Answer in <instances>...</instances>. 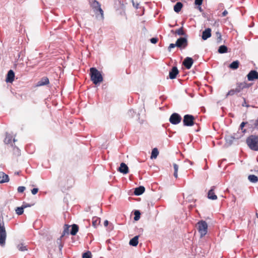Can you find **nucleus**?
Listing matches in <instances>:
<instances>
[{
  "label": "nucleus",
  "mask_w": 258,
  "mask_h": 258,
  "mask_svg": "<svg viewBox=\"0 0 258 258\" xmlns=\"http://www.w3.org/2000/svg\"><path fill=\"white\" fill-rule=\"evenodd\" d=\"M215 188L216 187L215 186H212L211 188L208 193V198L210 200H216L217 199V197L214 192Z\"/></svg>",
  "instance_id": "12"
},
{
  "label": "nucleus",
  "mask_w": 258,
  "mask_h": 258,
  "mask_svg": "<svg viewBox=\"0 0 258 258\" xmlns=\"http://www.w3.org/2000/svg\"><path fill=\"white\" fill-rule=\"evenodd\" d=\"M235 138L232 136H227L225 137L226 143L229 145H230L233 143V140Z\"/></svg>",
  "instance_id": "26"
},
{
  "label": "nucleus",
  "mask_w": 258,
  "mask_h": 258,
  "mask_svg": "<svg viewBox=\"0 0 258 258\" xmlns=\"http://www.w3.org/2000/svg\"><path fill=\"white\" fill-rule=\"evenodd\" d=\"M16 141V140L15 139H13V142H15Z\"/></svg>",
  "instance_id": "53"
},
{
  "label": "nucleus",
  "mask_w": 258,
  "mask_h": 258,
  "mask_svg": "<svg viewBox=\"0 0 258 258\" xmlns=\"http://www.w3.org/2000/svg\"><path fill=\"white\" fill-rule=\"evenodd\" d=\"M91 79L93 83L96 85L103 81V77L101 73L95 68L90 69Z\"/></svg>",
  "instance_id": "1"
},
{
  "label": "nucleus",
  "mask_w": 258,
  "mask_h": 258,
  "mask_svg": "<svg viewBox=\"0 0 258 258\" xmlns=\"http://www.w3.org/2000/svg\"><path fill=\"white\" fill-rule=\"evenodd\" d=\"M193 63L194 61L192 58L189 57H187L184 60L183 64L187 69H189L191 68Z\"/></svg>",
  "instance_id": "11"
},
{
  "label": "nucleus",
  "mask_w": 258,
  "mask_h": 258,
  "mask_svg": "<svg viewBox=\"0 0 258 258\" xmlns=\"http://www.w3.org/2000/svg\"><path fill=\"white\" fill-rule=\"evenodd\" d=\"M118 171L124 174L128 172V168L124 163H121L119 167Z\"/></svg>",
  "instance_id": "16"
},
{
  "label": "nucleus",
  "mask_w": 258,
  "mask_h": 258,
  "mask_svg": "<svg viewBox=\"0 0 258 258\" xmlns=\"http://www.w3.org/2000/svg\"><path fill=\"white\" fill-rule=\"evenodd\" d=\"M239 65V62L238 60L233 61L229 65V68L232 70H236L238 69Z\"/></svg>",
  "instance_id": "22"
},
{
  "label": "nucleus",
  "mask_w": 258,
  "mask_h": 258,
  "mask_svg": "<svg viewBox=\"0 0 258 258\" xmlns=\"http://www.w3.org/2000/svg\"><path fill=\"white\" fill-rule=\"evenodd\" d=\"M25 190V187L23 186H19L18 188V192L22 193Z\"/></svg>",
  "instance_id": "41"
},
{
  "label": "nucleus",
  "mask_w": 258,
  "mask_h": 258,
  "mask_svg": "<svg viewBox=\"0 0 258 258\" xmlns=\"http://www.w3.org/2000/svg\"><path fill=\"white\" fill-rule=\"evenodd\" d=\"M247 123V122H242L240 124V127L241 128V130H242L243 127L244 126V125Z\"/></svg>",
  "instance_id": "48"
},
{
  "label": "nucleus",
  "mask_w": 258,
  "mask_h": 258,
  "mask_svg": "<svg viewBox=\"0 0 258 258\" xmlns=\"http://www.w3.org/2000/svg\"><path fill=\"white\" fill-rule=\"evenodd\" d=\"M62 237H61V236L57 239L56 242L59 245V250H61L62 247H63V243L61 241V239Z\"/></svg>",
  "instance_id": "36"
},
{
  "label": "nucleus",
  "mask_w": 258,
  "mask_h": 258,
  "mask_svg": "<svg viewBox=\"0 0 258 258\" xmlns=\"http://www.w3.org/2000/svg\"><path fill=\"white\" fill-rule=\"evenodd\" d=\"M181 116L177 113L172 114L169 118V121L172 124H178L181 121Z\"/></svg>",
  "instance_id": "8"
},
{
  "label": "nucleus",
  "mask_w": 258,
  "mask_h": 258,
  "mask_svg": "<svg viewBox=\"0 0 258 258\" xmlns=\"http://www.w3.org/2000/svg\"><path fill=\"white\" fill-rule=\"evenodd\" d=\"M83 258H92V254L91 252L89 251H88L85 253H84L82 255Z\"/></svg>",
  "instance_id": "37"
},
{
  "label": "nucleus",
  "mask_w": 258,
  "mask_h": 258,
  "mask_svg": "<svg viewBox=\"0 0 258 258\" xmlns=\"http://www.w3.org/2000/svg\"><path fill=\"white\" fill-rule=\"evenodd\" d=\"M178 73L179 72L177 68L176 67H173L172 68L171 70L169 72V78L171 79H175Z\"/></svg>",
  "instance_id": "13"
},
{
  "label": "nucleus",
  "mask_w": 258,
  "mask_h": 258,
  "mask_svg": "<svg viewBox=\"0 0 258 258\" xmlns=\"http://www.w3.org/2000/svg\"><path fill=\"white\" fill-rule=\"evenodd\" d=\"M248 179L252 183H255L258 181V177L255 175H249L248 176Z\"/></svg>",
  "instance_id": "25"
},
{
  "label": "nucleus",
  "mask_w": 258,
  "mask_h": 258,
  "mask_svg": "<svg viewBox=\"0 0 258 258\" xmlns=\"http://www.w3.org/2000/svg\"><path fill=\"white\" fill-rule=\"evenodd\" d=\"M22 207L23 208V209H24L25 208H27V207H31V205L29 204H26V203H23V204L22 205Z\"/></svg>",
  "instance_id": "47"
},
{
  "label": "nucleus",
  "mask_w": 258,
  "mask_h": 258,
  "mask_svg": "<svg viewBox=\"0 0 258 258\" xmlns=\"http://www.w3.org/2000/svg\"><path fill=\"white\" fill-rule=\"evenodd\" d=\"M187 162H188L191 165L192 164V162L190 161H187Z\"/></svg>",
  "instance_id": "52"
},
{
  "label": "nucleus",
  "mask_w": 258,
  "mask_h": 258,
  "mask_svg": "<svg viewBox=\"0 0 258 258\" xmlns=\"http://www.w3.org/2000/svg\"><path fill=\"white\" fill-rule=\"evenodd\" d=\"M9 181V176L3 172H0V183H5Z\"/></svg>",
  "instance_id": "17"
},
{
  "label": "nucleus",
  "mask_w": 258,
  "mask_h": 258,
  "mask_svg": "<svg viewBox=\"0 0 258 258\" xmlns=\"http://www.w3.org/2000/svg\"><path fill=\"white\" fill-rule=\"evenodd\" d=\"M250 122L253 123L254 127L258 128V119L255 120H251Z\"/></svg>",
  "instance_id": "40"
},
{
  "label": "nucleus",
  "mask_w": 258,
  "mask_h": 258,
  "mask_svg": "<svg viewBox=\"0 0 258 258\" xmlns=\"http://www.w3.org/2000/svg\"><path fill=\"white\" fill-rule=\"evenodd\" d=\"M216 35L217 37V42L220 43L222 41V35L221 33L218 31L216 33Z\"/></svg>",
  "instance_id": "39"
},
{
  "label": "nucleus",
  "mask_w": 258,
  "mask_h": 258,
  "mask_svg": "<svg viewBox=\"0 0 258 258\" xmlns=\"http://www.w3.org/2000/svg\"><path fill=\"white\" fill-rule=\"evenodd\" d=\"M198 230L201 237H203L207 233L208 224L205 221H200L198 223Z\"/></svg>",
  "instance_id": "4"
},
{
  "label": "nucleus",
  "mask_w": 258,
  "mask_h": 258,
  "mask_svg": "<svg viewBox=\"0 0 258 258\" xmlns=\"http://www.w3.org/2000/svg\"><path fill=\"white\" fill-rule=\"evenodd\" d=\"M15 73L12 70H10L7 74L6 81L7 83H12L14 81Z\"/></svg>",
  "instance_id": "15"
},
{
  "label": "nucleus",
  "mask_w": 258,
  "mask_h": 258,
  "mask_svg": "<svg viewBox=\"0 0 258 258\" xmlns=\"http://www.w3.org/2000/svg\"><path fill=\"white\" fill-rule=\"evenodd\" d=\"M140 212L139 211H135L134 213L135 217H134V220L135 221H138L140 218Z\"/></svg>",
  "instance_id": "38"
},
{
  "label": "nucleus",
  "mask_w": 258,
  "mask_h": 258,
  "mask_svg": "<svg viewBox=\"0 0 258 258\" xmlns=\"http://www.w3.org/2000/svg\"><path fill=\"white\" fill-rule=\"evenodd\" d=\"M238 93L236 91L235 89H231L230 91L226 95V97H228L229 96H233L235 94H237Z\"/></svg>",
  "instance_id": "33"
},
{
  "label": "nucleus",
  "mask_w": 258,
  "mask_h": 258,
  "mask_svg": "<svg viewBox=\"0 0 258 258\" xmlns=\"http://www.w3.org/2000/svg\"><path fill=\"white\" fill-rule=\"evenodd\" d=\"M145 189L144 186H140L135 188L134 194L137 196L141 195L145 191Z\"/></svg>",
  "instance_id": "18"
},
{
  "label": "nucleus",
  "mask_w": 258,
  "mask_h": 258,
  "mask_svg": "<svg viewBox=\"0 0 258 258\" xmlns=\"http://www.w3.org/2000/svg\"><path fill=\"white\" fill-rule=\"evenodd\" d=\"M158 154H159V152H158L157 149V148L153 149L152 151V154H151V158L152 159L156 158Z\"/></svg>",
  "instance_id": "29"
},
{
  "label": "nucleus",
  "mask_w": 258,
  "mask_h": 258,
  "mask_svg": "<svg viewBox=\"0 0 258 258\" xmlns=\"http://www.w3.org/2000/svg\"><path fill=\"white\" fill-rule=\"evenodd\" d=\"M250 87V85L247 84V83L243 82L240 83H237L236 84V91L238 93L242 91L244 88H247Z\"/></svg>",
  "instance_id": "9"
},
{
  "label": "nucleus",
  "mask_w": 258,
  "mask_h": 258,
  "mask_svg": "<svg viewBox=\"0 0 258 258\" xmlns=\"http://www.w3.org/2000/svg\"><path fill=\"white\" fill-rule=\"evenodd\" d=\"M228 14V12L226 10H225L223 12L222 14V17H225Z\"/></svg>",
  "instance_id": "49"
},
{
  "label": "nucleus",
  "mask_w": 258,
  "mask_h": 258,
  "mask_svg": "<svg viewBox=\"0 0 258 258\" xmlns=\"http://www.w3.org/2000/svg\"><path fill=\"white\" fill-rule=\"evenodd\" d=\"M173 168H174V176L177 178L178 177V166L177 164L175 163H173Z\"/></svg>",
  "instance_id": "31"
},
{
  "label": "nucleus",
  "mask_w": 258,
  "mask_h": 258,
  "mask_svg": "<svg viewBox=\"0 0 258 258\" xmlns=\"http://www.w3.org/2000/svg\"><path fill=\"white\" fill-rule=\"evenodd\" d=\"M17 248L21 251H26L27 250V246L23 243H20L17 245Z\"/></svg>",
  "instance_id": "30"
},
{
  "label": "nucleus",
  "mask_w": 258,
  "mask_h": 258,
  "mask_svg": "<svg viewBox=\"0 0 258 258\" xmlns=\"http://www.w3.org/2000/svg\"><path fill=\"white\" fill-rule=\"evenodd\" d=\"M133 5L136 8V9H138V6H139V4H137L136 5L134 3H133Z\"/></svg>",
  "instance_id": "51"
},
{
  "label": "nucleus",
  "mask_w": 258,
  "mask_h": 258,
  "mask_svg": "<svg viewBox=\"0 0 258 258\" xmlns=\"http://www.w3.org/2000/svg\"><path fill=\"white\" fill-rule=\"evenodd\" d=\"M100 219L98 217H94L92 218V225L94 227H96L100 223Z\"/></svg>",
  "instance_id": "24"
},
{
  "label": "nucleus",
  "mask_w": 258,
  "mask_h": 258,
  "mask_svg": "<svg viewBox=\"0 0 258 258\" xmlns=\"http://www.w3.org/2000/svg\"><path fill=\"white\" fill-rule=\"evenodd\" d=\"M12 136L11 135H10V134H8V133H7L4 142L6 144H11V143H12Z\"/></svg>",
  "instance_id": "27"
},
{
  "label": "nucleus",
  "mask_w": 258,
  "mask_h": 258,
  "mask_svg": "<svg viewBox=\"0 0 258 258\" xmlns=\"http://www.w3.org/2000/svg\"><path fill=\"white\" fill-rule=\"evenodd\" d=\"M176 47L184 49L188 45L187 40L185 37H180L176 41Z\"/></svg>",
  "instance_id": "7"
},
{
  "label": "nucleus",
  "mask_w": 258,
  "mask_h": 258,
  "mask_svg": "<svg viewBox=\"0 0 258 258\" xmlns=\"http://www.w3.org/2000/svg\"><path fill=\"white\" fill-rule=\"evenodd\" d=\"M247 79L249 81H252L258 79V72L256 71L252 70L247 75Z\"/></svg>",
  "instance_id": "10"
},
{
  "label": "nucleus",
  "mask_w": 258,
  "mask_h": 258,
  "mask_svg": "<svg viewBox=\"0 0 258 258\" xmlns=\"http://www.w3.org/2000/svg\"><path fill=\"white\" fill-rule=\"evenodd\" d=\"M211 36V29L209 28L206 29L202 33V38L206 40Z\"/></svg>",
  "instance_id": "14"
},
{
  "label": "nucleus",
  "mask_w": 258,
  "mask_h": 258,
  "mask_svg": "<svg viewBox=\"0 0 258 258\" xmlns=\"http://www.w3.org/2000/svg\"><path fill=\"white\" fill-rule=\"evenodd\" d=\"M89 3L95 14H97L99 12L101 14V17L103 18V11L101 8L99 3L95 0H90Z\"/></svg>",
  "instance_id": "5"
},
{
  "label": "nucleus",
  "mask_w": 258,
  "mask_h": 258,
  "mask_svg": "<svg viewBox=\"0 0 258 258\" xmlns=\"http://www.w3.org/2000/svg\"><path fill=\"white\" fill-rule=\"evenodd\" d=\"M158 41V38H152L151 39H150V42L152 43H153V44H155Z\"/></svg>",
  "instance_id": "42"
},
{
  "label": "nucleus",
  "mask_w": 258,
  "mask_h": 258,
  "mask_svg": "<svg viewBox=\"0 0 258 258\" xmlns=\"http://www.w3.org/2000/svg\"><path fill=\"white\" fill-rule=\"evenodd\" d=\"M195 117L190 114H186L183 117V123L184 126H191L194 124Z\"/></svg>",
  "instance_id": "6"
},
{
  "label": "nucleus",
  "mask_w": 258,
  "mask_h": 258,
  "mask_svg": "<svg viewBox=\"0 0 258 258\" xmlns=\"http://www.w3.org/2000/svg\"><path fill=\"white\" fill-rule=\"evenodd\" d=\"M175 46H176V43L175 44L171 43L168 47V50L170 51L171 48H174Z\"/></svg>",
  "instance_id": "44"
},
{
  "label": "nucleus",
  "mask_w": 258,
  "mask_h": 258,
  "mask_svg": "<svg viewBox=\"0 0 258 258\" xmlns=\"http://www.w3.org/2000/svg\"><path fill=\"white\" fill-rule=\"evenodd\" d=\"M49 83V80L47 78H43L40 81L38 82L37 86H41L47 85Z\"/></svg>",
  "instance_id": "20"
},
{
  "label": "nucleus",
  "mask_w": 258,
  "mask_h": 258,
  "mask_svg": "<svg viewBox=\"0 0 258 258\" xmlns=\"http://www.w3.org/2000/svg\"><path fill=\"white\" fill-rule=\"evenodd\" d=\"M183 5L181 2H177L174 6V10L175 12L178 13L181 11Z\"/></svg>",
  "instance_id": "21"
},
{
  "label": "nucleus",
  "mask_w": 258,
  "mask_h": 258,
  "mask_svg": "<svg viewBox=\"0 0 258 258\" xmlns=\"http://www.w3.org/2000/svg\"><path fill=\"white\" fill-rule=\"evenodd\" d=\"M69 228H70V226L67 225H65V227L64 228V230H63V231L61 235V237H63V236H64L66 234L67 235H69Z\"/></svg>",
  "instance_id": "32"
},
{
  "label": "nucleus",
  "mask_w": 258,
  "mask_h": 258,
  "mask_svg": "<svg viewBox=\"0 0 258 258\" xmlns=\"http://www.w3.org/2000/svg\"><path fill=\"white\" fill-rule=\"evenodd\" d=\"M23 212H24V209L22 207V206H21L20 207H17V209H16V213L18 215H22L23 213Z\"/></svg>",
  "instance_id": "35"
},
{
  "label": "nucleus",
  "mask_w": 258,
  "mask_h": 258,
  "mask_svg": "<svg viewBox=\"0 0 258 258\" xmlns=\"http://www.w3.org/2000/svg\"><path fill=\"white\" fill-rule=\"evenodd\" d=\"M38 191V189L37 188H34L31 190V192L33 195H36Z\"/></svg>",
  "instance_id": "45"
},
{
  "label": "nucleus",
  "mask_w": 258,
  "mask_h": 258,
  "mask_svg": "<svg viewBox=\"0 0 258 258\" xmlns=\"http://www.w3.org/2000/svg\"><path fill=\"white\" fill-rule=\"evenodd\" d=\"M108 225V220H105L104 222V225L106 227Z\"/></svg>",
  "instance_id": "50"
},
{
  "label": "nucleus",
  "mask_w": 258,
  "mask_h": 258,
  "mask_svg": "<svg viewBox=\"0 0 258 258\" xmlns=\"http://www.w3.org/2000/svg\"><path fill=\"white\" fill-rule=\"evenodd\" d=\"M139 236L137 235L131 239L129 242L130 244L133 246H136L139 243Z\"/></svg>",
  "instance_id": "19"
},
{
  "label": "nucleus",
  "mask_w": 258,
  "mask_h": 258,
  "mask_svg": "<svg viewBox=\"0 0 258 258\" xmlns=\"http://www.w3.org/2000/svg\"><path fill=\"white\" fill-rule=\"evenodd\" d=\"M175 34L178 35H185V33L183 30V27H181L175 32Z\"/></svg>",
  "instance_id": "34"
},
{
  "label": "nucleus",
  "mask_w": 258,
  "mask_h": 258,
  "mask_svg": "<svg viewBox=\"0 0 258 258\" xmlns=\"http://www.w3.org/2000/svg\"><path fill=\"white\" fill-rule=\"evenodd\" d=\"M203 0H195V4L196 5L201 6L203 3Z\"/></svg>",
  "instance_id": "43"
},
{
  "label": "nucleus",
  "mask_w": 258,
  "mask_h": 258,
  "mask_svg": "<svg viewBox=\"0 0 258 258\" xmlns=\"http://www.w3.org/2000/svg\"><path fill=\"white\" fill-rule=\"evenodd\" d=\"M79 230V227L76 224H73L72 226V229L71 231V234L72 235H75L78 232Z\"/></svg>",
  "instance_id": "23"
},
{
  "label": "nucleus",
  "mask_w": 258,
  "mask_h": 258,
  "mask_svg": "<svg viewBox=\"0 0 258 258\" xmlns=\"http://www.w3.org/2000/svg\"><path fill=\"white\" fill-rule=\"evenodd\" d=\"M7 233L3 220L0 219V245L4 246L6 243Z\"/></svg>",
  "instance_id": "3"
},
{
  "label": "nucleus",
  "mask_w": 258,
  "mask_h": 258,
  "mask_svg": "<svg viewBox=\"0 0 258 258\" xmlns=\"http://www.w3.org/2000/svg\"><path fill=\"white\" fill-rule=\"evenodd\" d=\"M243 100H244V101H243V103H242V106H245V107H249L250 106H249V105H248V104L246 103L245 99V98H243Z\"/></svg>",
  "instance_id": "46"
},
{
  "label": "nucleus",
  "mask_w": 258,
  "mask_h": 258,
  "mask_svg": "<svg viewBox=\"0 0 258 258\" xmlns=\"http://www.w3.org/2000/svg\"><path fill=\"white\" fill-rule=\"evenodd\" d=\"M246 143L251 150L258 151V138L257 137L251 136L247 139Z\"/></svg>",
  "instance_id": "2"
},
{
  "label": "nucleus",
  "mask_w": 258,
  "mask_h": 258,
  "mask_svg": "<svg viewBox=\"0 0 258 258\" xmlns=\"http://www.w3.org/2000/svg\"><path fill=\"white\" fill-rule=\"evenodd\" d=\"M227 52V47L225 45H221L219 47L218 52L220 53H224Z\"/></svg>",
  "instance_id": "28"
}]
</instances>
